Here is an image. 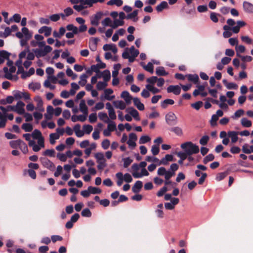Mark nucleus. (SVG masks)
Returning <instances> with one entry per match:
<instances>
[{"mask_svg": "<svg viewBox=\"0 0 253 253\" xmlns=\"http://www.w3.org/2000/svg\"><path fill=\"white\" fill-rule=\"evenodd\" d=\"M36 55L30 51L29 47L21 52L19 54V59L16 62V65L18 67L17 73L23 71L22 59L26 57L27 60L31 61L34 60Z\"/></svg>", "mask_w": 253, "mask_h": 253, "instance_id": "f257e3e1", "label": "nucleus"}, {"mask_svg": "<svg viewBox=\"0 0 253 253\" xmlns=\"http://www.w3.org/2000/svg\"><path fill=\"white\" fill-rule=\"evenodd\" d=\"M237 25L232 28L229 26L224 25L223 27L224 32L223 33V36L224 38H228L232 35V32L237 34L240 31V28L246 25L245 22L242 20L237 21L236 22Z\"/></svg>", "mask_w": 253, "mask_h": 253, "instance_id": "f03ea898", "label": "nucleus"}, {"mask_svg": "<svg viewBox=\"0 0 253 253\" xmlns=\"http://www.w3.org/2000/svg\"><path fill=\"white\" fill-rule=\"evenodd\" d=\"M15 35L21 40L20 45L24 46L27 45L28 41L32 38V33L27 27H24L21 29V32L16 33Z\"/></svg>", "mask_w": 253, "mask_h": 253, "instance_id": "7ed1b4c3", "label": "nucleus"}, {"mask_svg": "<svg viewBox=\"0 0 253 253\" xmlns=\"http://www.w3.org/2000/svg\"><path fill=\"white\" fill-rule=\"evenodd\" d=\"M181 148L189 156L197 154L199 152L198 146L191 141H187L180 145Z\"/></svg>", "mask_w": 253, "mask_h": 253, "instance_id": "20e7f679", "label": "nucleus"}, {"mask_svg": "<svg viewBox=\"0 0 253 253\" xmlns=\"http://www.w3.org/2000/svg\"><path fill=\"white\" fill-rule=\"evenodd\" d=\"M178 165L176 163H173L170 166L169 170H167L165 167H160L157 170V174L159 176H163V174H167L173 176L175 174V171L178 169Z\"/></svg>", "mask_w": 253, "mask_h": 253, "instance_id": "39448f33", "label": "nucleus"}, {"mask_svg": "<svg viewBox=\"0 0 253 253\" xmlns=\"http://www.w3.org/2000/svg\"><path fill=\"white\" fill-rule=\"evenodd\" d=\"M116 176L117 178V184L119 186L122 185L124 181L127 183H130L132 181V178L128 173L123 175L122 172H119L116 174Z\"/></svg>", "mask_w": 253, "mask_h": 253, "instance_id": "423d86ee", "label": "nucleus"}, {"mask_svg": "<svg viewBox=\"0 0 253 253\" xmlns=\"http://www.w3.org/2000/svg\"><path fill=\"white\" fill-rule=\"evenodd\" d=\"M15 71L16 67L14 66L10 67L9 70L7 67L3 68L5 78L8 80L17 81L18 79L17 76L12 75V73H15Z\"/></svg>", "mask_w": 253, "mask_h": 253, "instance_id": "0eeeda50", "label": "nucleus"}, {"mask_svg": "<svg viewBox=\"0 0 253 253\" xmlns=\"http://www.w3.org/2000/svg\"><path fill=\"white\" fill-rule=\"evenodd\" d=\"M132 174V176L135 178H138L144 176L142 174V172H139V169H141L139 165L137 164H133L131 166Z\"/></svg>", "mask_w": 253, "mask_h": 253, "instance_id": "6e6552de", "label": "nucleus"}, {"mask_svg": "<svg viewBox=\"0 0 253 253\" xmlns=\"http://www.w3.org/2000/svg\"><path fill=\"white\" fill-rule=\"evenodd\" d=\"M103 13L101 12H98L95 15L90 17V23L93 26H98L99 24V20L102 18Z\"/></svg>", "mask_w": 253, "mask_h": 253, "instance_id": "1a4fd4ad", "label": "nucleus"}, {"mask_svg": "<svg viewBox=\"0 0 253 253\" xmlns=\"http://www.w3.org/2000/svg\"><path fill=\"white\" fill-rule=\"evenodd\" d=\"M137 139V135L134 133H130L128 136V140L127 143L129 147L131 148H134L136 147V141Z\"/></svg>", "mask_w": 253, "mask_h": 253, "instance_id": "9d476101", "label": "nucleus"}, {"mask_svg": "<svg viewBox=\"0 0 253 253\" xmlns=\"http://www.w3.org/2000/svg\"><path fill=\"white\" fill-rule=\"evenodd\" d=\"M24 106L25 104L23 102L19 101L17 102L16 105H13L14 111L16 112L18 114H24Z\"/></svg>", "mask_w": 253, "mask_h": 253, "instance_id": "9b49d317", "label": "nucleus"}, {"mask_svg": "<svg viewBox=\"0 0 253 253\" xmlns=\"http://www.w3.org/2000/svg\"><path fill=\"white\" fill-rule=\"evenodd\" d=\"M31 134L34 139L38 140V142L42 143V141H44L41 132L38 129H35Z\"/></svg>", "mask_w": 253, "mask_h": 253, "instance_id": "f8f14e48", "label": "nucleus"}, {"mask_svg": "<svg viewBox=\"0 0 253 253\" xmlns=\"http://www.w3.org/2000/svg\"><path fill=\"white\" fill-rule=\"evenodd\" d=\"M14 97L16 99L24 98L25 100L30 99V94L27 92L16 91L14 93Z\"/></svg>", "mask_w": 253, "mask_h": 253, "instance_id": "ddd939ff", "label": "nucleus"}, {"mask_svg": "<svg viewBox=\"0 0 253 253\" xmlns=\"http://www.w3.org/2000/svg\"><path fill=\"white\" fill-rule=\"evenodd\" d=\"M34 99L37 103L36 109L39 112H43L44 109L43 107V101L42 98L39 96H37Z\"/></svg>", "mask_w": 253, "mask_h": 253, "instance_id": "4468645a", "label": "nucleus"}, {"mask_svg": "<svg viewBox=\"0 0 253 253\" xmlns=\"http://www.w3.org/2000/svg\"><path fill=\"white\" fill-rule=\"evenodd\" d=\"M243 9L248 13H253V4L249 1H244L243 3Z\"/></svg>", "mask_w": 253, "mask_h": 253, "instance_id": "2eb2a0df", "label": "nucleus"}, {"mask_svg": "<svg viewBox=\"0 0 253 253\" xmlns=\"http://www.w3.org/2000/svg\"><path fill=\"white\" fill-rule=\"evenodd\" d=\"M96 147L97 145L95 143L93 142L90 143V145L86 147L84 151V154L85 155V157L87 158L89 157L91 153V151L95 150L96 148Z\"/></svg>", "mask_w": 253, "mask_h": 253, "instance_id": "dca6fc26", "label": "nucleus"}, {"mask_svg": "<svg viewBox=\"0 0 253 253\" xmlns=\"http://www.w3.org/2000/svg\"><path fill=\"white\" fill-rule=\"evenodd\" d=\"M99 41L98 38H91L89 40V46L92 51H95L97 48V45Z\"/></svg>", "mask_w": 253, "mask_h": 253, "instance_id": "f3484780", "label": "nucleus"}, {"mask_svg": "<svg viewBox=\"0 0 253 253\" xmlns=\"http://www.w3.org/2000/svg\"><path fill=\"white\" fill-rule=\"evenodd\" d=\"M174 161L173 156L170 154H167L165 157L163 158L160 162V165H167L169 162Z\"/></svg>", "mask_w": 253, "mask_h": 253, "instance_id": "a211bd4d", "label": "nucleus"}, {"mask_svg": "<svg viewBox=\"0 0 253 253\" xmlns=\"http://www.w3.org/2000/svg\"><path fill=\"white\" fill-rule=\"evenodd\" d=\"M42 164L48 169H53L55 167L54 164L49 160L46 158H41Z\"/></svg>", "mask_w": 253, "mask_h": 253, "instance_id": "6ab92c4d", "label": "nucleus"}, {"mask_svg": "<svg viewBox=\"0 0 253 253\" xmlns=\"http://www.w3.org/2000/svg\"><path fill=\"white\" fill-rule=\"evenodd\" d=\"M121 97L124 99L125 103L129 105L130 104L132 99V97L127 91H124L122 92Z\"/></svg>", "mask_w": 253, "mask_h": 253, "instance_id": "aec40b11", "label": "nucleus"}, {"mask_svg": "<svg viewBox=\"0 0 253 253\" xmlns=\"http://www.w3.org/2000/svg\"><path fill=\"white\" fill-rule=\"evenodd\" d=\"M167 91L169 93L172 92L175 95H178L180 93L181 88L179 85H169L167 88Z\"/></svg>", "mask_w": 253, "mask_h": 253, "instance_id": "412c9836", "label": "nucleus"}, {"mask_svg": "<svg viewBox=\"0 0 253 253\" xmlns=\"http://www.w3.org/2000/svg\"><path fill=\"white\" fill-rule=\"evenodd\" d=\"M52 28L50 27L42 26L38 30L40 34H44L45 37L50 36L51 34Z\"/></svg>", "mask_w": 253, "mask_h": 253, "instance_id": "4be33fe9", "label": "nucleus"}, {"mask_svg": "<svg viewBox=\"0 0 253 253\" xmlns=\"http://www.w3.org/2000/svg\"><path fill=\"white\" fill-rule=\"evenodd\" d=\"M54 109L53 107L50 105L47 106L46 108V113L44 115L45 119L46 120L52 119Z\"/></svg>", "mask_w": 253, "mask_h": 253, "instance_id": "5701e85b", "label": "nucleus"}, {"mask_svg": "<svg viewBox=\"0 0 253 253\" xmlns=\"http://www.w3.org/2000/svg\"><path fill=\"white\" fill-rule=\"evenodd\" d=\"M87 116V115L84 114L80 115H74L71 117V120L73 122H76L77 121L84 122L86 120Z\"/></svg>", "mask_w": 253, "mask_h": 253, "instance_id": "b1692460", "label": "nucleus"}, {"mask_svg": "<svg viewBox=\"0 0 253 253\" xmlns=\"http://www.w3.org/2000/svg\"><path fill=\"white\" fill-rule=\"evenodd\" d=\"M126 111L132 116L133 118L139 121L140 120L139 113L138 111L133 108H129L126 109Z\"/></svg>", "mask_w": 253, "mask_h": 253, "instance_id": "393cba45", "label": "nucleus"}, {"mask_svg": "<svg viewBox=\"0 0 253 253\" xmlns=\"http://www.w3.org/2000/svg\"><path fill=\"white\" fill-rule=\"evenodd\" d=\"M113 104L117 109L124 110L126 108V104L122 100H116L113 102Z\"/></svg>", "mask_w": 253, "mask_h": 253, "instance_id": "a878e982", "label": "nucleus"}, {"mask_svg": "<svg viewBox=\"0 0 253 253\" xmlns=\"http://www.w3.org/2000/svg\"><path fill=\"white\" fill-rule=\"evenodd\" d=\"M102 77L105 82L109 81L111 78L110 72L109 70H106L98 75V78Z\"/></svg>", "mask_w": 253, "mask_h": 253, "instance_id": "bb28decb", "label": "nucleus"}, {"mask_svg": "<svg viewBox=\"0 0 253 253\" xmlns=\"http://www.w3.org/2000/svg\"><path fill=\"white\" fill-rule=\"evenodd\" d=\"M176 119V115L172 112H169L166 115V120L168 124L175 121Z\"/></svg>", "mask_w": 253, "mask_h": 253, "instance_id": "cd10ccee", "label": "nucleus"}, {"mask_svg": "<svg viewBox=\"0 0 253 253\" xmlns=\"http://www.w3.org/2000/svg\"><path fill=\"white\" fill-rule=\"evenodd\" d=\"M238 132L235 131H229L228 132V136L231 138V142L233 143H235L238 140Z\"/></svg>", "mask_w": 253, "mask_h": 253, "instance_id": "c85d7f7f", "label": "nucleus"}, {"mask_svg": "<svg viewBox=\"0 0 253 253\" xmlns=\"http://www.w3.org/2000/svg\"><path fill=\"white\" fill-rule=\"evenodd\" d=\"M163 205L162 204H160L157 206V209L155 210V213L157 216L160 218H162L164 216V213L163 211Z\"/></svg>", "mask_w": 253, "mask_h": 253, "instance_id": "c756f323", "label": "nucleus"}, {"mask_svg": "<svg viewBox=\"0 0 253 253\" xmlns=\"http://www.w3.org/2000/svg\"><path fill=\"white\" fill-rule=\"evenodd\" d=\"M138 56V52L137 51L135 52L134 54H133V56H130V55H129L127 53V52H124L122 54V57L124 59H128L129 62H133L135 58Z\"/></svg>", "mask_w": 253, "mask_h": 253, "instance_id": "7c9ffc66", "label": "nucleus"}, {"mask_svg": "<svg viewBox=\"0 0 253 253\" xmlns=\"http://www.w3.org/2000/svg\"><path fill=\"white\" fill-rule=\"evenodd\" d=\"M104 97L107 100H112L115 98L114 95L110 96V95L113 93V90L111 88L105 89L104 90Z\"/></svg>", "mask_w": 253, "mask_h": 253, "instance_id": "2f4dec72", "label": "nucleus"}, {"mask_svg": "<svg viewBox=\"0 0 253 253\" xmlns=\"http://www.w3.org/2000/svg\"><path fill=\"white\" fill-rule=\"evenodd\" d=\"M80 110L83 114L86 115H88V108L85 104V102L84 100H82L80 101L79 105Z\"/></svg>", "mask_w": 253, "mask_h": 253, "instance_id": "473e14b6", "label": "nucleus"}, {"mask_svg": "<svg viewBox=\"0 0 253 253\" xmlns=\"http://www.w3.org/2000/svg\"><path fill=\"white\" fill-rule=\"evenodd\" d=\"M133 101L134 105L137 107V108L138 110H139L140 111H142L144 109V105L142 103H141L140 99H139L138 98L135 97V98H133Z\"/></svg>", "mask_w": 253, "mask_h": 253, "instance_id": "72a5a7b5", "label": "nucleus"}, {"mask_svg": "<svg viewBox=\"0 0 253 253\" xmlns=\"http://www.w3.org/2000/svg\"><path fill=\"white\" fill-rule=\"evenodd\" d=\"M103 49L105 51L111 50L114 53L117 52V48L114 44H106L103 45Z\"/></svg>", "mask_w": 253, "mask_h": 253, "instance_id": "f704fd0d", "label": "nucleus"}, {"mask_svg": "<svg viewBox=\"0 0 253 253\" xmlns=\"http://www.w3.org/2000/svg\"><path fill=\"white\" fill-rule=\"evenodd\" d=\"M188 81L196 84L198 83L199 80V76L196 74H188L186 76Z\"/></svg>", "mask_w": 253, "mask_h": 253, "instance_id": "c9c22d12", "label": "nucleus"}, {"mask_svg": "<svg viewBox=\"0 0 253 253\" xmlns=\"http://www.w3.org/2000/svg\"><path fill=\"white\" fill-rule=\"evenodd\" d=\"M73 130L77 137H81L84 135L83 130L81 129V126L79 124L76 125L73 128Z\"/></svg>", "mask_w": 253, "mask_h": 253, "instance_id": "e433bc0d", "label": "nucleus"}, {"mask_svg": "<svg viewBox=\"0 0 253 253\" xmlns=\"http://www.w3.org/2000/svg\"><path fill=\"white\" fill-rule=\"evenodd\" d=\"M223 83L226 87L228 89H237L238 88V85L234 83H229L226 80L223 81Z\"/></svg>", "mask_w": 253, "mask_h": 253, "instance_id": "4c0bfd02", "label": "nucleus"}, {"mask_svg": "<svg viewBox=\"0 0 253 253\" xmlns=\"http://www.w3.org/2000/svg\"><path fill=\"white\" fill-rule=\"evenodd\" d=\"M74 13V11L71 7H67L64 10V13H61V17L64 19L66 17L71 15Z\"/></svg>", "mask_w": 253, "mask_h": 253, "instance_id": "58836bf2", "label": "nucleus"}, {"mask_svg": "<svg viewBox=\"0 0 253 253\" xmlns=\"http://www.w3.org/2000/svg\"><path fill=\"white\" fill-rule=\"evenodd\" d=\"M142 182L138 180L135 183L134 186L132 187V190L134 193H138L142 187Z\"/></svg>", "mask_w": 253, "mask_h": 253, "instance_id": "ea45409f", "label": "nucleus"}, {"mask_svg": "<svg viewBox=\"0 0 253 253\" xmlns=\"http://www.w3.org/2000/svg\"><path fill=\"white\" fill-rule=\"evenodd\" d=\"M94 157L96 160V162L106 161L104 154L102 152H97L95 153Z\"/></svg>", "mask_w": 253, "mask_h": 253, "instance_id": "a19ab883", "label": "nucleus"}, {"mask_svg": "<svg viewBox=\"0 0 253 253\" xmlns=\"http://www.w3.org/2000/svg\"><path fill=\"white\" fill-rule=\"evenodd\" d=\"M236 55L238 57H240L242 56L240 54L244 53L246 51V47L243 45H237L235 47Z\"/></svg>", "mask_w": 253, "mask_h": 253, "instance_id": "79ce46f5", "label": "nucleus"}, {"mask_svg": "<svg viewBox=\"0 0 253 253\" xmlns=\"http://www.w3.org/2000/svg\"><path fill=\"white\" fill-rule=\"evenodd\" d=\"M14 96H8L5 99H1L0 100V104L2 105L11 104L14 101Z\"/></svg>", "mask_w": 253, "mask_h": 253, "instance_id": "37998d69", "label": "nucleus"}, {"mask_svg": "<svg viewBox=\"0 0 253 253\" xmlns=\"http://www.w3.org/2000/svg\"><path fill=\"white\" fill-rule=\"evenodd\" d=\"M138 165L141 169L142 174L144 175V176H148L149 173L145 168L147 166V163L145 162H141Z\"/></svg>", "mask_w": 253, "mask_h": 253, "instance_id": "c03bdc74", "label": "nucleus"}, {"mask_svg": "<svg viewBox=\"0 0 253 253\" xmlns=\"http://www.w3.org/2000/svg\"><path fill=\"white\" fill-rule=\"evenodd\" d=\"M241 124L245 127H250L252 125V122L246 118H243L241 120Z\"/></svg>", "mask_w": 253, "mask_h": 253, "instance_id": "a18cd8bd", "label": "nucleus"}, {"mask_svg": "<svg viewBox=\"0 0 253 253\" xmlns=\"http://www.w3.org/2000/svg\"><path fill=\"white\" fill-rule=\"evenodd\" d=\"M138 12V10H134L132 13L128 14L126 18L128 19H132L133 21L136 22L138 20V17H137Z\"/></svg>", "mask_w": 253, "mask_h": 253, "instance_id": "49530a36", "label": "nucleus"}, {"mask_svg": "<svg viewBox=\"0 0 253 253\" xmlns=\"http://www.w3.org/2000/svg\"><path fill=\"white\" fill-rule=\"evenodd\" d=\"M88 78V76L86 74H83L80 77V81L79 82V84L84 86L87 83V79Z\"/></svg>", "mask_w": 253, "mask_h": 253, "instance_id": "de8ad7c7", "label": "nucleus"}, {"mask_svg": "<svg viewBox=\"0 0 253 253\" xmlns=\"http://www.w3.org/2000/svg\"><path fill=\"white\" fill-rule=\"evenodd\" d=\"M8 52L4 50L0 51V64L3 63L4 60L8 58Z\"/></svg>", "mask_w": 253, "mask_h": 253, "instance_id": "09e8293b", "label": "nucleus"}, {"mask_svg": "<svg viewBox=\"0 0 253 253\" xmlns=\"http://www.w3.org/2000/svg\"><path fill=\"white\" fill-rule=\"evenodd\" d=\"M60 137L56 133H52L49 135V142L52 145L55 143L56 140L59 139Z\"/></svg>", "mask_w": 253, "mask_h": 253, "instance_id": "8fccbe9b", "label": "nucleus"}, {"mask_svg": "<svg viewBox=\"0 0 253 253\" xmlns=\"http://www.w3.org/2000/svg\"><path fill=\"white\" fill-rule=\"evenodd\" d=\"M146 88L153 94H156L160 92V89L156 87L154 85H146Z\"/></svg>", "mask_w": 253, "mask_h": 253, "instance_id": "3c124183", "label": "nucleus"}, {"mask_svg": "<svg viewBox=\"0 0 253 253\" xmlns=\"http://www.w3.org/2000/svg\"><path fill=\"white\" fill-rule=\"evenodd\" d=\"M244 111L243 109H239L237 110L231 118L234 120H237L244 114Z\"/></svg>", "mask_w": 253, "mask_h": 253, "instance_id": "603ef678", "label": "nucleus"}, {"mask_svg": "<svg viewBox=\"0 0 253 253\" xmlns=\"http://www.w3.org/2000/svg\"><path fill=\"white\" fill-rule=\"evenodd\" d=\"M168 7L169 5L167 2L163 1L160 4L157 6L156 9L158 11H161L164 9L168 8Z\"/></svg>", "mask_w": 253, "mask_h": 253, "instance_id": "864d4df0", "label": "nucleus"}, {"mask_svg": "<svg viewBox=\"0 0 253 253\" xmlns=\"http://www.w3.org/2000/svg\"><path fill=\"white\" fill-rule=\"evenodd\" d=\"M124 24V21L123 20L120 19H115L113 23L112 28L116 29L119 26H123Z\"/></svg>", "mask_w": 253, "mask_h": 253, "instance_id": "5fc2aeb1", "label": "nucleus"}, {"mask_svg": "<svg viewBox=\"0 0 253 253\" xmlns=\"http://www.w3.org/2000/svg\"><path fill=\"white\" fill-rule=\"evenodd\" d=\"M0 109L3 113L2 115H5L6 113L7 112L14 111L13 106H11V105L7 106L6 107H4L3 106H0Z\"/></svg>", "mask_w": 253, "mask_h": 253, "instance_id": "6e6d98bb", "label": "nucleus"}, {"mask_svg": "<svg viewBox=\"0 0 253 253\" xmlns=\"http://www.w3.org/2000/svg\"><path fill=\"white\" fill-rule=\"evenodd\" d=\"M123 3L122 0H110L107 2V4L109 5H115L117 6H121Z\"/></svg>", "mask_w": 253, "mask_h": 253, "instance_id": "4d7b16f0", "label": "nucleus"}, {"mask_svg": "<svg viewBox=\"0 0 253 253\" xmlns=\"http://www.w3.org/2000/svg\"><path fill=\"white\" fill-rule=\"evenodd\" d=\"M6 123V116L0 113V129L4 128Z\"/></svg>", "mask_w": 253, "mask_h": 253, "instance_id": "13d9d810", "label": "nucleus"}, {"mask_svg": "<svg viewBox=\"0 0 253 253\" xmlns=\"http://www.w3.org/2000/svg\"><path fill=\"white\" fill-rule=\"evenodd\" d=\"M156 73L158 76H167L168 74L163 67H158L156 69Z\"/></svg>", "mask_w": 253, "mask_h": 253, "instance_id": "bf43d9fd", "label": "nucleus"}, {"mask_svg": "<svg viewBox=\"0 0 253 253\" xmlns=\"http://www.w3.org/2000/svg\"><path fill=\"white\" fill-rule=\"evenodd\" d=\"M174 103V101L171 99H167L161 103V106L163 108H166L168 105H172Z\"/></svg>", "mask_w": 253, "mask_h": 253, "instance_id": "052dcab7", "label": "nucleus"}, {"mask_svg": "<svg viewBox=\"0 0 253 253\" xmlns=\"http://www.w3.org/2000/svg\"><path fill=\"white\" fill-rule=\"evenodd\" d=\"M98 117L101 121H103L105 123H109V118L107 115L105 113L100 112L98 114Z\"/></svg>", "mask_w": 253, "mask_h": 253, "instance_id": "680f3d73", "label": "nucleus"}, {"mask_svg": "<svg viewBox=\"0 0 253 253\" xmlns=\"http://www.w3.org/2000/svg\"><path fill=\"white\" fill-rule=\"evenodd\" d=\"M101 24L104 27L110 26L112 28L113 23H112V20L109 17H107L102 20Z\"/></svg>", "mask_w": 253, "mask_h": 253, "instance_id": "e2e57ef3", "label": "nucleus"}, {"mask_svg": "<svg viewBox=\"0 0 253 253\" xmlns=\"http://www.w3.org/2000/svg\"><path fill=\"white\" fill-rule=\"evenodd\" d=\"M38 144H36L32 147L33 150L35 152L39 151L42 148H44V141H42V143L38 142Z\"/></svg>", "mask_w": 253, "mask_h": 253, "instance_id": "0e129e2a", "label": "nucleus"}, {"mask_svg": "<svg viewBox=\"0 0 253 253\" xmlns=\"http://www.w3.org/2000/svg\"><path fill=\"white\" fill-rule=\"evenodd\" d=\"M88 190H89L90 194H99L101 192V190L98 188L89 186L88 187Z\"/></svg>", "mask_w": 253, "mask_h": 253, "instance_id": "69168bd1", "label": "nucleus"}, {"mask_svg": "<svg viewBox=\"0 0 253 253\" xmlns=\"http://www.w3.org/2000/svg\"><path fill=\"white\" fill-rule=\"evenodd\" d=\"M93 130V127L89 125H85L83 126V131L84 133L89 134Z\"/></svg>", "mask_w": 253, "mask_h": 253, "instance_id": "338daca9", "label": "nucleus"}, {"mask_svg": "<svg viewBox=\"0 0 253 253\" xmlns=\"http://www.w3.org/2000/svg\"><path fill=\"white\" fill-rule=\"evenodd\" d=\"M143 68L151 74L154 72V66L151 62H149L146 65L144 66Z\"/></svg>", "mask_w": 253, "mask_h": 253, "instance_id": "774afa93", "label": "nucleus"}]
</instances>
